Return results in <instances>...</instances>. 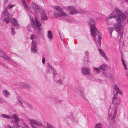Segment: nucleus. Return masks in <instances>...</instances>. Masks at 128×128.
I'll use <instances>...</instances> for the list:
<instances>
[{
  "mask_svg": "<svg viewBox=\"0 0 128 128\" xmlns=\"http://www.w3.org/2000/svg\"><path fill=\"white\" fill-rule=\"evenodd\" d=\"M36 47H34L32 46L31 47V50L32 52H33L34 54L36 53L38 50Z\"/></svg>",
  "mask_w": 128,
  "mask_h": 128,
  "instance_id": "nucleus-24",
  "label": "nucleus"
},
{
  "mask_svg": "<svg viewBox=\"0 0 128 128\" xmlns=\"http://www.w3.org/2000/svg\"><path fill=\"white\" fill-rule=\"evenodd\" d=\"M98 51L100 54L105 59L107 60L108 59V57L106 56L104 52L102 49L99 48L98 49Z\"/></svg>",
  "mask_w": 128,
  "mask_h": 128,
  "instance_id": "nucleus-15",
  "label": "nucleus"
},
{
  "mask_svg": "<svg viewBox=\"0 0 128 128\" xmlns=\"http://www.w3.org/2000/svg\"><path fill=\"white\" fill-rule=\"evenodd\" d=\"M99 69H100L98 68H94V70L96 71L97 73H98L100 72L99 71Z\"/></svg>",
  "mask_w": 128,
  "mask_h": 128,
  "instance_id": "nucleus-38",
  "label": "nucleus"
},
{
  "mask_svg": "<svg viewBox=\"0 0 128 128\" xmlns=\"http://www.w3.org/2000/svg\"><path fill=\"white\" fill-rule=\"evenodd\" d=\"M3 21L6 24L8 23L9 22V20L8 18V17H6L3 19Z\"/></svg>",
  "mask_w": 128,
  "mask_h": 128,
  "instance_id": "nucleus-28",
  "label": "nucleus"
},
{
  "mask_svg": "<svg viewBox=\"0 0 128 128\" xmlns=\"http://www.w3.org/2000/svg\"><path fill=\"white\" fill-rule=\"evenodd\" d=\"M23 126L19 125L18 123L16 124L15 128H21Z\"/></svg>",
  "mask_w": 128,
  "mask_h": 128,
  "instance_id": "nucleus-37",
  "label": "nucleus"
},
{
  "mask_svg": "<svg viewBox=\"0 0 128 128\" xmlns=\"http://www.w3.org/2000/svg\"><path fill=\"white\" fill-rule=\"evenodd\" d=\"M48 66L49 67V68L50 67V66H51L50 65V64H48Z\"/></svg>",
  "mask_w": 128,
  "mask_h": 128,
  "instance_id": "nucleus-60",
  "label": "nucleus"
},
{
  "mask_svg": "<svg viewBox=\"0 0 128 128\" xmlns=\"http://www.w3.org/2000/svg\"><path fill=\"white\" fill-rule=\"evenodd\" d=\"M3 93L4 96L6 98L8 97V96L10 94V93L6 90H4L3 91Z\"/></svg>",
  "mask_w": 128,
  "mask_h": 128,
  "instance_id": "nucleus-19",
  "label": "nucleus"
},
{
  "mask_svg": "<svg viewBox=\"0 0 128 128\" xmlns=\"http://www.w3.org/2000/svg\"><path fill=\"white\" fill-rule=\"evenodd\" d=\"M20 86L24 88H32V86L30 84H26L24 82L20 83Z\"/></svg>",
  "mask_w": 128,
  "mask_h": 128,
  "instance_id": "nucleus-14",
  "label": "nucleus"
},
{
  "mask_svg": "<svg viewBox=\"0 0 128 128\" xmlns=\"http://www.w3.org/2000/svg\"><path fill=\"white\" fill-rule=\"evenodd\" d=\"M82 73L84 75H90V70L87 68H83L82 70Z\"/></svg>",
  "mask_w": 128,
  "mask_h": 128,
  "instance_id": "nucleus-11",
  "label": "nucleus"
},
{
  "mask_svg": "<svg viewBox=\"0 0 128 128\" xmlns=\"http://www.w3.org/2000/svg\"><path fill=\"white\" fill-rule=\"evenodd\" d=\"M8 0H4V5H5L6 4V3L8 2Z\"/></svg>",
  "mask_w": 128,
  "mask_h": 128,
  "instance_id": "nucleus-47",
  "label": "nucleus"
},
{
  "mask_svg": "<svg viewBox=\"0 0 128 128\" xmlns=\"http://www.w3.org/2000/svg\"><path fill=\"white\" fill-rule=\"evenodd\" d=\"M4 59L9 60H10V58H9L6 54H4L3 56L2 57Z\"/></svg>",
  "mask_w": 128,
  "mask_h": 128,
  "instance_id": "nucleus-33",
  "label": "nucleus"
},
{
  "mask_svg": "<svg viewBox=\"0 0 128 128\" xmlns=\"http://www.w3.org/2000/svg\"><path fill=\"white\" fill-rule=\"evenodd\" d=\"M4 54L2 52H0V56L1 57H2L3 56Z\"/></svg>",
  "mask_w": 128,
  "mask_h": 128,
  "instance_id": "nucleus-45",
  "label": "nucleus"
},
{
  "mask_svg": "<svg viewBox=\"0 0 128 128\" xmlns=\"http://www.w3.org/2000/svg\"><path fill=\"white\" fill-rule=\"evenodd\" d=\"M30 38L31 40H34V35L32 34V35L30 36Z\"/></svg>",
  "mask_w": 128,
  "mask_h": 128,
  "instance_id": "nucleus-50",
  "label": "nucleus"
},
{
  "mask_svg": "<svg viewBox=\"0 0 128 128\" xmlns=\"http://www.w3.org/2000/svg\"><path fill=\"white\" fill-rule=\"evenodd\" d=\"M1 117L8 119H12V117L9 115H7L5 114H2L1 115Z\"/></svg>",
  "mask_w": 128,
  "mask_h": 128,
  "instance_id": "nucleus-20",
  "label": "nucleus"
},
{
  "mask_svg": "<svg viewBox=\"0 0 128 128\" xmlns=\"http://www.w3.org/2000/svg\"><path fill=\"white\" fill-rule=\"evenodd\" d=\"M9 14L7 12V9L5 8L3 11V14H2V16H8Z\"/></svg>",
  "mask_w": 128,
  "mask_h": 128,
  "instance_id": "nucleus-25",
  "label": "nucleus"
},
{
  "mask_svg": "<svg viewBox=\"0 0 128 128\" xmlns=\"http://www.w3.org/2000/svg\"><path fill=\"white\" fill-rule=\"evenodd\" d=\"M8 128H13V127L9 125H8Z\"/></svg>",
  "mask_w": 128,
  "mask_h": 128,
  "instance_id": "nucleus-56",
  "label": "nucleus"
},
{
  "mask_svg": "<svg viewBox=\"0 0 128 128\" xmlns=\"http://www.w3.org/2000/svg\"><path fill=\"white\" fill-rule=\"evenodd\" d=\"M21 128H30L28 126L26 125L25 127L23 126V127H22Z\"/></svg>",
  "mask_w": 128,
  "mask_h": 128,
  "instance_id": "nucleus-54",
  "label": "nucleus"
},
{
  "mask_svg": "<svg viewBox=\"0 0 128 128\" xmlns=\"http://www.w3.org/2000/svg\"><path fill=\"white\" fill-rule=\"evenodd\" d=\"M105 75L106 76L108 77V78H112V77L110 76V74L109 73H106V74H105Z\"/></svg>",
  "mask_w": 128,
  "mask_h": 128,
  "instance_id": "nucleus-42",
  "label": "nucleus"
},
{
  "mask_svg": "<svg viewBox=\"0 0 128 128\" xmlns=\"http://www.w3.org/2000/svg\"><path fill=\"white\" fill-rule=\"evenodd\" d=\"M118 34H119V35H120V37H121L120 36H122L123 34V33L121 32H119L118 33Z\"/></svg>",
  "mask_w": 128,
  "mask_h": 128,
  "instance_id": "nucleus-49",
  "label": "nucleus"
},
{
  "mask_svg": "<svg viewBox=\"0 0 128 128\" xmlns=\"http://www.w3.org/2000/svg\"><path fill=\"white\" fill-rule=\"evenodd\" d=\"M2 51L3 50L2 49L0 48V52H2Z\"/></svg>",
  "mask_w": 128,
  "mask_h": 128,
  "instance_id": "nucleus-58",
  "label": "nucleus"
},
{
  "mask_svg": "<svg viewBox=\"0 0 128 128\" xmlns=\"http://www.w3.org/2000/svg\"><path fill=\"white\" fill-rule=\"evenodd\" d=\"M18 100L20 104L22 105V106L23 107L24 106L22 102L23 101L22 98L20 96H18Z\"/></svg>",
  "mask_w": 128,
  "mask_h": 128,
  "instance_id": "nucleus-21",
  "label": "nucleus"
},
{
  "mask_svg": "<svg viewBox=\"0 0 128 128\" xmlns=\"http://www.w3.org/2000/svg\"><path fill=\"white\" fill-rule=\"evenodd\" d=\"M114 10L118 14L117 17H120L121 18H122L124 17V14L122 13L118 8H115Z\"/></svg>",
  "mask_w": 128,
  "mask_h": 128,
  "instance_id": "nucleus-9",
  "label": "nucleus"
},
{
  "mask_svg": "<svg viewBox=\"0 0 128 128\" xmlns=\"http://www.w3.org/2000/svg\"><path fill=\"white\" fill-rule=\"evenodd\" d=\"M83 10L82 9H80V10H73L70 11L69 12V14L71 15H73L75 14L78 13H81L83 12Z\"/></svg>",
  "mask_w": 128,
  "mask_h": 128,
  "instance_id": "nucleus-12",
  "label": "nucleus"
},
{
  "mask_svg": "<svg viewBox=\"0 0 128 128\" xmlns=\"http://www.w3.org/2000/svg\"><path fill=\"white\" fill-rule=\"evenodd\" d=\"M41 30H40L39 29H38L37 30H36L37 31H36V32L38 36H40L41 35L40 31Z\"/></svg>",
  "mask_w": 128,
  "mask_h": 128,
  "instance_id": "nucleus-39",
  "label": "nucleus"
},
{
  "mask_svg": "<svg viewBox=\"0 0 128 128\" xmlns=\"http://www.w3.org/2000/svg\"><path fill=\"white\" fill-rule=\"evenodd\" d=\"M12 25L16 28H18L19 27V25L16 19L14 18L12 19Z\"/></svg>",
  "mask_w": 128,
  "mask_h": 128,
  "instance_id": "nucleus-10",
  "label": "nucleus"
},
{
  "mask_svg": "<svg viewBox=\"0 0 128 128\" xmlns=\"http://www.w3.org/2000/svg\"><path fill=\"white\" fill-rule=\"evenodd\" d=\"M42 62L43 64H44L45 62V58H42Z\"/></svg>",
  "mask_w": 128,
  "mask_h": 128,
  "instance_id": "nucleus-48",
  "label": "nucleus"
},
{
  "mask_svg": "<svg viewBox=\"0 0 128 128\" xmlns=\"http://www.w3.org/2000/svg\"><path fill=\"white\" fill-rule=\"evenodd\" d=\"M126 2L128 4V0H125Z\"/></svg>",
  "mask_w": 128,
  "mask_h": 128,
  "instance_id": "nucleus-57",
  "label": "nucleus"
},
{
  "mask_svg": "<svg viewBox=\"0 0 128 128\" xmlns=\"http://www.w3.org/2000/svg\"><path fill=\"white\" fill-rule=\"evenodd\" d=\"M115 18L116 20L118 22L115 24L114 26L116 31L117 32H118L122 28L120 24L121 21V18L120 17H117Z\"/></svg>",
  "mask_w": 128,
  "mask_h": 128,
  "instance_id": "nucleus-5",
  "label": "nucleus"
},
{
  "mask_svg": "<svg viewBox=\"0 0 128 128\" xmlns=\"http://www.w3.org/2000/svg\"><path fill=\"white\" fill-rule=\"evenodd\" d=\"M68 9L70 10H76L75 8L73 6H71L68 7Z\"/></svg>",
  "mask_w": 128,
  "mask_h": 128,
  "instance_id": "nucleus-31",
  "label": "nucleus"
},
{
  "mask_svg": "<svg viewBox=\"0 0 128 128\" xmlns=\"http://www.w3.org/2000/svg\"><path fill=\"white\" fill-rule=\"evenodd\" d=\"M60 102H62V101H61V100H60V101H59V102H60Z\"/></svg>",
  "mask_w": 128,
  "mask_h": 128,
  "instance_id": "nucleus-62",
  "label": "nucleus"
},
{
  "mask_svg": "<svg viewBox=\"0 0 128 128\" xmlns=\"http://www.w3.org/2000/svg\"><path fill=\"white\" fill-rule=\"evenodd\" d=\"M37 43L34 41V40H32V46L34 47H36Z\"/></svg>",
  "mask_w": 128,
  "mask_h": 128,
  "instance_id": "nucleus-32",
  "label": "nucleus"
},
{
  "mask_svg": "<svg viewBox=\"0 0 128 128\" xmlns=\"http://www.w3.org/2000/svg\"><path fill=\"white\" fill-rule=\"evenodd\" d=\"M35 22L34 20L33 21V23L32 25V28L36 30H37L38 29L42 30V28H41L42 27L41 24L38 20L37 18H35Z\"/></svg>",
  "mask_w": 128,
  "mask_h": 128,
  "instance_id": "nucleus-4",
  "label": "nucleus"
},
{
  "mask_svg": "<svg viewBox=\"0 0 128 128\" xmlns=\"http://www.w3.org/2000/svg\"><path fill=\"white\" fill-rule=\"evenodd\" d=\"M106 65L105 64L101 65L99 67V69L103 71H105L106 69Z\"/></svg>",
  "mask_w": 128,
  "mask_h": 128,
  "instance_id": "nucleus-22",
  "label": "nucleus"
},
{
  "mask_svg": "<svg viewBox=\"0 0 128 128\" xmlns=\"http://www.w3.org/2000/svg\"><path fill=\"white\" fill-rule=\"evenodd\" d=\"M41 18L44 20H48L46 14H42Z\"/></svg>",
  "mask_w": 128,
  "mask_h": 128,
  "instance_id": "nucleus-23",
  "label": "nucleus"
},
{
  "mask_svg": "<svg viewBox=\"0 0 128 128\" xmlns=\"http://www.w3.org/2000/svg\"><path fill=\"white\" fill-rule=\"evenodd\" d=\"M121 60L122 62V63H125V62H124V60L123 58L122 57L121 58Z\"/></svg>",
  "mask_w": 128,
  "mask_h": 128,
  "instance_id": "nucleus-51",
  "label": "nucleus"
},
{
  "mask_svg": "<svg viewBox=\"0 0 128 128\" xmlns=\"http://www.w3.org/2000/svg\"><path fill=\"white\" fill-rule=\"evenodd\" d=\"M37 36L35 35H34V39H35V40L37 39Z\"/></svg>",
  "mask_w": 128,
  "mask_h": 128,
  "instance_id": "nucleus-55",
  "label": "nucleus"
},
{
  "mask_svg": "<svg viewBox=\"0 0 128 128\" xmlns=\"http://www.w3.org/2000/svg\"><path fill=\"white\" fill-rule=\"evenodd\" d=\"M13 116L15 120L14 122L16 123H18L19 122V118L18 116L15 114H13Z\"/></svg>",
  "mask_w": 128,
  "mask_h": 128,
  "instance_id": "nucleus-16",
  "label": "nucleus"
},
{
  "mask_svg": "<svg viewBox=\"0 0 128 128\" xmlns=\"http://www.w3.org/2000/svg\"><path fill=\"white\" fill-rule=\"evenodd\" d=\"M108 29L110 33V35L111 36L114 30V28L112 27H109L108 28Z\"/></svg>",
  "mask_w": 128,
  "mask_h": 128,
  "instance_id": "nucleus-30",
  "label": "nucleus"
},
{
  "mask_svg": "<svg viewBox=\"0 0 128 128\" xmlns=\"http://www.w3.org/2000/svg\"><path fill=\"white\" fill-rule=\"evenodd\" d=\"M48 36L49 39H51L52 37V34L50 30H48Z\"/></svg>",
  "mask_w": 128,
  "mask_h": 128,
  "instance_id": "nucleus-26",
  "label": "nucleus"
},
{
  "mask_svg": "<svg viewBox=\"0 0 128 128\" xmlns=\"http://www.w3.org/2000/svg\"><path fill=\"white\" fill-rule=\"evenodd\" d=\"M54 15L56 17L59 16V14L57 13L54 14Z\"/></svg>",
  "mask_w": 128,
  "mask_h": 128,
  "instance_id": "nucleus-52",
  "label": "nucleus"
},
{
  "mask_svg": "<svg viewBox=\"0 0 128 128\" xmlns=\"http://www.w3.org/2000/svg\"><path fill=\"white\" fill-rule=\"evenodd\" d=\"M114 89L116 92V93L115 94H114V96L112 98V102L114 104H116L118 100V99L117 98L118 94V93L122 95V93L119 89L118 86L114 84Z\"/></svg>",
  "mask_w": 128,
  "mask_h": 128,
  "instance_id": "nucleus-2",
  "label": "nucleus"
},
{
  "mask_svg": "<svg viewBox=\"0 0 128 128\" xmlns=\"http://www.w3.org/2000/svg\"><path fill=\"white\" fill-rule=\"evenodd\" d=\"M101 125L100 123L96 124L95 128H101Z\"/></svg>",
  "mask_w": 128,
  "mask_h": 128,
  "instance_id": "nucleus-34",
  "label": "nucleus"
},
{
  "mask_svg": "<svg viewBox=\"0 0 128 128\" xmlns=\"http://www.w3.org/2000/svg\"><path fill=\"white\" fill-rule=\"evenodd\" d=\"M16 54V55H17V54Z\"/></svg>",
  "mask_w": 128,
  "mask_h": 128,
  "instance_id": "nucleus-64",
  "label": "nucleus"
},
{
  "mask_svg": "<svg viewBox=\"0 0 128 128\" xmlns=\"http://www.w3.org/2000/svg\"><path fill=\"white\" fill-rule=\"evenodd\" d=\"M117 16H114L112 14H111L110 16H109V17L108 18H114V17L116 19V17H117Z\"/></svg>",
  "mask_w": 128,
  "mask_h": 128,
  "instance_id": "nucleus-35",
  "label": "nucleus"
},
{
  "mask_svg": "<svg viewBox=\"0 0 128 128\" xmlns=\"http://www.w3.org/2000/svg\"><path fill=\"white\" fill-rule=\"evenodd\" d=\"M53 74L54 81L58 84L63 85V83L61 80L60 76L57 73L56 71H54L53 72Z\"/></svg>",
  "mask_w": 128,
  "mask_h": 128,
  "instance_id": "nucleus-3",
  "label": "nucleus"
},
{
  "mask_svg": "<svg viewBox=\"0 0 128 128\" xmlns=\"http://www.w3.org/2000/svg\"><path fill=\"white\" fill-rule=\"evenodd\" d=\"M97 34H98V38H97V42L99 46H101V44H100L101 41V33L98 31V32H94V35L93 36H92V37L94 38Z\"/></svg>",
  "mask_w": 128,
  "mask_h": 128,
  "instance_id": "nucleus-8",
  "label": "nucleus"
},
{
  "mask_svg": "<svg viewBox=\"0 0 128 128\" xmlns=\"http://www.w3.org/2000/svg\"><path fill=\"white\" fill-rule=\"evenodd\" d=\"M118 108L117 106H114L112 109L110 108L109 109V115L112 117L113 119H114L116 117Z\"/></svg>",
  "mask_w": 128,
  "mask_h": 128,
  "instance_id": "nucleus-6",
  "label": "nucleus"
},
{
  "mask_svg": "<svg viewBox=\"0 0 128 128\" xmlns=\"http://www.w3.org/2000/svg\"><path fill=\"white\" fill-rule=\"evenodd\" d=\"M46 128H53V126L48 122L46 123Z\"/></svg>",
  "mask_w": 128,
  "mask_h": 128,
  "instance_id": "nucleus-27",
  "label": "nucleus"
},
{
  "mask_svg": "<svg viewBox=\"0 0 128 128\" xmlns=\"http://www.w3.org/2000/svg\"><path fill=\"white\" fill-rule=\"evenodd\" d=\"M21 2H22L23 6L24 7V8L26 10H28V8L27 4H26L25 0H20Z\"/></svg>",
  "mask_w": 128,
  "mask_h": 128,
  "instance_id": "nucleus-18",
  "label": "nucleus"
},
{
  "mask_svg": "<svg viewBox=\"0 0 128 128\" xmlns=\"http://www.w3.org/2000/svg\"><path fill=\"white\" fill-rule=\"evenodd\" d=\"M31 5L35 12L40 13L42 12L41 9L39 7L38 5L35 3H32V4Z\"/></svg>",
  "mask_w": 128,
  "mask_h": 128,
  "instance_id": "nucleus-7",
  "label": "nucleus"
},
{
  "mask_svg": "<svg viewBox=\"0 0 128 128\" xmlns=\"http://www.w3.org/2000/svg\"><path fill=\"white\" fill-rule=\"evenodd\" d=\"M102 74H105V72H102Z\"/></svg>",
  "mask_w": 128,
  "mask_h": 128,
  "instance_id": "nucleus-59",
  "label": "nucleus"
},
{
  "mask_svg": "<svg viewBox=\"0 0 128 128\" xmlns=\"http://www.w3.org/2000/svg\"><path fill=\"white\" fill-rule=\"evenodd\" d=\"M54 9L56 11L60 12H61L63 10V9L62 8L57 6H54Z\"/></svg>",
  "mask_w": 128,
  "mask_h": 128,
  "instance_id": "nucleus-17",
  "label": "nucleus"
},
{
  "mask_svg": "<svg viewBox=\"0 0 128 128\" xmlns=\"http://www.w3.org/2000/svg\"><path fill=\"white\" fill-rule=\"evenodd\" d=\"M123 65V66L124 67V69L125 70H127V68H126V64L125 62L124 63L122 64Z\"/></svg>",
  "mask_w": 128,
  "mask_h": 128,
  "instance_id": "nucleus-41",
  "label": "nucleus"
},
{
  "mask_svg": "<svg viewBox=\"0 0 128 128\" xmlns=\"http://www.w3.org/2000/svg\"><path fill=\"white\" fill-rule=\"evenodd\" d=\"M95 40V38L94 39V40Z\"/></svg>",
  "mask_w": 128,
  "mask_h": 128,
  "instance_id": "nucleus-63",
  "label": "nucleus"
},
{
  "mask_svg": "<svg viewBox=\"0 0 128 128\" xmlns=\"http://www.w3.org/2000/svg\"><path fill=\"white\" fill-rule=\"evenodd\" d=\"M31 122L32 123H34L35 125H36L38 126H42V124L41 122L38 120L32 119Z\"/></svg>",
  "mask_w": 128,
  "mask_h": 128,
  "instance_id": "nucleus-13",
  "label": "nucleus"
},
{
  "mask_svg": "<svg viewBox=\"0 0 128 128\" xmlns=\"http://www.w3.org/2000/svg\"><path fill=\"white\" fill-rule=\"evenodd\" d=\"M32 120H30V122L31 125V126L33 128H36V125L34 123H32L31 122Z\"/></svg>",
  "mask_w": 128,
  "mask_h": 128,
  "instance_id": "nucleus-36",
  "label": "nucleus"
},
{
  "mask_svg": "<svg viewBox=\"0 0 128 128\" xmlns=\"http://www.w3.org/2000/svg\"><path fill=\"white\" fill-rule=\"evenodd\" d=\"M50 72V70L49 69H48L46 71V73L47 74H49Z\"/></svg>",
  "mask_w": 128,
  "mask_h": 128,
  "instance_id": "nucleus-53",
  "label": "nucleus"
},
{
  "mask_svg": "<svg viewBox=\"0 0 128 128\" xmlns=\"http://www.w3.org/2000/svg\"><path fill=\"white\" fill-rule=\"evenodd\" d=\"M80 94H82V92H81V91H80Z\"/></svg>",
  "mask_w": 128,
  "mask_h": 128,
  "instance_id": "nucleus-61",
  "label": "nucleus"
},
{
  "mask_svg": "<svg viewBox=\"0 0 128 128\" xmlns=\"http://www.w3.org/2000/svg\"><path fill=\"white\" fill-rule=\"evenodd\" d=\"M88 22L90 28L91 34L93 36L94 32H98V30L94 26L95 24V21L93 18H90L88 21Z\"/></svg>",
  "mask_w": 128,
  "mask_h": 128,
  "instance_id": "nucleus-1",
  "label": "nucleus"
},
{
  "mask_svg": "<svg viewBox=\"0 0 128 128\" xmlns=\"http://www.w3.org/2000/svg\"><path fill=\"white\" fill-rule=\"evenodd\" d=\"M66 16H67L65 12H62H62H60V13L59 14V16L60 17Z\"/></svg>",
  "mask_w": 128,
  "mask_h": 128,
  "instance_id": "nucleus-29",
  "label": "nucleus"
},
{
  "mask_svg": "<svg viewBox=\"0 0 128 128\" xmlns=\"http://www.w3.org/2000/svg\"><path fill=\"white\" fill-rule=\"evenodd\" d=\"M14 5L13 4H10L9 5H8V6L9 9H10V8H13L14 7Z\"/></svg>",
  "mask_w": 128,
  "mask_h": 128,
  "instance_id": "nucleus-44",
  "label": "nucleus"
},
{
  "mask_svg": "<svg viewBox=\"0 0 128 128\" xmlns=\"http://www.w3.org/2000/svg\"><path fill=\"white\" fill-rule=\"evenodd\" d=\"M11 33L12 35H14L15 33L14 29L12 28H11Z\"/></svg>",
  "mask_w": 128,
  "mask_h": 128,
  "instance_id": "nucleus-40",
  "label": "nucleus"
},
{
  "mask_svg": "<svg viewBox=\"0 0 128 128\" xmlns=\"http://www.w3.org/2000/svg\"><path fill=\"white\" fill-rule=\"evenodd\" d=\"M0 64L4 67L6 66V65L2 62H0Z\"/></svg>",
  "mask_w": 128,
  "mask_h": 128,
  "instance_id": "nucleus-46",
  "label": "nucleus"
},
{
  "mask_svg": "<svg viewBox=\"0 0 128 128\" xmlns=\"http://www.w3.org/2000/svg\"><path fill=\"white\" fill-rule=\"evenodd\" d=\"M49 68L50 69L52 70V73H53V72H54V71H56L54 69V68L52 66H50V67H49Z\"/></svg>",
  "mask_w": 128,
  "mask_h": 128,
  "instance_id": "nucleus-43",
  "label": "nucleus"
}]
</instances>
